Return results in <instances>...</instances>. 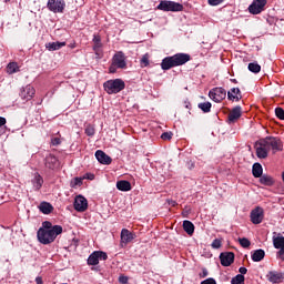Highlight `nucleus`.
Wrapping results in <instances>:
<instances>
[{
  "mask_svg": "<svg viewBox=\"0 0 284 284\" xmlns=\"http://www.w3.org/2000/svg\"><path fill=\"white\" fill-rule=\"evenodd\" d=\"M59 234H63V226L54 225L52 230L39 229L37 236L39 243H42V245H50V243H54Z\"/></svg>",
  "mask_w": 284,
  "mask_h": 284,
  "instance_id": "1",
  "label": "nucleus"
},
{
  "mask_svg": "<svg viewBox=\"0 0 284 284\" xmlns=\"http://www.w3.org/2000/svg\"><path fill=\"white\" fill-rule=\"evenodd\" d=\"M190 61V54L178 53L172 57H166L161 62L162 70H172V68H178L179 65H185Z\"/></svg>",
  "mask_w": 284,
  "mask_h": 284,
  "instance_id": "2",
  "label": "nucleus"
},
{
  "mask_svg": "<svg viewBox=\"0 0 284 284\" xmlns=\"http://www.w3.org/2000/svg\"><path fill=\"white\" fill-rule=\"evenodd\" d=\"M116 68L120 70H125L128 68V62L125 61V53L123 51H118L112 58V63L109 68L110 74L116 73Z\"/></svg>",
  "mask_w": 284,
  "mask_h": 284,
  "instance_id": "3",
  "label": "nucleus"
},
{
  "mask_svg": "<svg viewBox=\"0 0 284 284\" xmlns=\"http://www.w3.org/2000/svg\"><path fill=\"white\" fill-rule=\"evenodd\" d=\"M103 88L106 94H119V92L125 90V82L121 79L109 80L103 83Z\"/></svg>",
  "mask_w": 284,
  "mask_h": 284,
  "instance_id": "4",
  "label": "nucleus"
},
{
  "mask_svg": "<svg viewBox=\"0 0 284 284\" xmlns=\"http://www.w3.org/2000/svg\"><path fill=\"white\" fill-rule=\"evenodd\" d=\"M158 10L163 12H183V4L170 0H162L158 6Z\"/></svg>",
  "mask_w": 284,
  "mask_h": 284,
  "instance_id": "5",
  "label": "nucleus"
},
{
  "mask_svg": "<svg viewBox=\"0 0 284 284\" xmlns=\"http://www.w3.org/2000/svg\"><path fill=\"white\" fill-rule=\"evenodd\" d=\"M273 247L278 250L276 252V258L284 262V236L281 233H273Z\"/></svg>",
  "mask_w": 284,
  "mask_h": 284,
  "instance_id": "6",
  "label": "nucleus"
},
{
  "mask_svg": "<svg viewBox=\"0 0 284 284\" xmlns=\"http://www.w3.org/2000/svg\"><path fill=\"white\" fill-rule=\"evenodd\" d=\"M257 159H267L270 154V146L265 139L255 142L254 145Z\"/></svg>",
  "mask_w": 284,
  "mask_h": 284,
  "instance_id": "7",
  "label": "nucleus"
},
{
  "mask_svg": "<svg viewBox=\"0 0 284 284\" xmlns=\"http://www.w3.org/2000/svg\"><path fill=\"white\" fill-rule=\"evenodd\" d=\"M47 8L50 12H63L65 10V0H49Z\"/></svg>",
  "mask_w": 284,
  "mask_h": 284,
  "instance_id": "8",
  "label": "nucleus"
},
{
  "mask_svg": "<svg viewBox=\"0 0 284 284\" xmlns=\"http://www.w3.org/2000/svg\"><path fill=\"white\" fill-rule=\"evenodd\" d=\"M265 6H267V0H254L248 7V12L251 14H261L265 10Z\"/></svg>",
  "mask_w": 284,
  "mask_h": 284,
  "instance_id": "9",
  "label": "nucleus"
},
{
  "mask_svg": "<svg viewBox=\"0 0 284 284\" xmlns=\"http://www.w3.org/2000/svg\"><path fill=\"white\" fill-rule=\"evenodd\" d=\"M99 261H108V253L103 251L93 252L88 258V265H99Z\"/></svg>",
  "mask_w": 284,
  "mask_h": 284,
  "instance_id": "10",
  "label": "nucleus"
},
{
  "mask_svg": "<svg viewBox=\"0 0 284 284\" xmlns=\"http://www.w3.org/2000/svg\"><path fill=\"white\" fill-rule=\"evenodd\" d=\"M93 52L98 59H103V42H101V37L94 34L92 39Z\"/></svg>",
  "mask_w": 284,
  "mask_h": 284,
  "instance_id": "11",
  "label": "nucleus"
},
{
  "mask_svg": "<svg viewBox=\"0 0 284 284\" xmlns=\"http://www.w3.org/2000/svg\"><path fill=\"white\" fill-rule=\"evenodd\" d=\"M34 94H37V90L34 87H32V84H28L20 90V98L23 101H32Z\"/></svg>",
  "mask_w": 284,
  "mask_h": 284,
  "instance_id": "12",
  "label": "nucleus"
},
{
  "mask_svg": "<svg viewBox=\"0 0 284 284\" xmlns=\"http://www.w3.org/2000/svg\"><path fill=\"white\" fill-rule=\"evenodd\" d=\"M209 97L212 101H215V103H221V101L227 97V93L223 88H215L209 92Z\"/></svg>",
  "mask_w": 284,
  "mask_h": 284,
  "instance_id": "13",
  "label": "nucleus"
},
{
  "mask_svg": "<svg viewBox=\"0 0 284 284\" xmlns=\"http://www.w3.org/2000/svg\"><path fill=\"white\" fill-rule=\"evenodd\" d=\"M266 145H268V150L273 152H281L283 150V142L278 138H265Z\"/></svg>",
  "mask_w": 284,
  "mask_h": 284,
  "instance_id": "14",
  "label": "nucleus"
},
{
  "mask_svg": "<svg viewBox=\"0 0 284 284\" xmlns=\"http://www.w3.org/2000/svg\"><path fill=\"white\" fill-rule=\"evenodd\" d=\"M73 207L77 212H85L88 210V199L83 195L75 196Z\"/></svg>",
  "mask_w": 284,
  "mask_h": 284,
  "instance_id": "15",
  "label": "nucleus"
},
{
  "mask_svg": "<svg viewBox=\"0 0 284 284\" xmlns=\"http://www.w3.org/2000/svg\"><path fill=\"white\" fill-rule=\"evenodd\" d=\"M263 209L261 206L255 207L251 212V223H253V225H260V223H263Z\"/></svg>",
  "mask_w": 284,
  "mask_h": 284,
  "instance_id": "16",
  "label": "nucleus"
},
{
  "mask_svg": "<svg viewBox=\"0 0 284 284\" xmlns=\"http://www.w3.org/2000/svg\"><path fill=\"white\" fill-rule=\"evenodd\" d=\"M220 261L223 267H230V265L234 263V253L232 252L221 253Z\"/></svg>",
  "mask_w": 284,
  "mask_h": 284,
  "instance_id": "17",
  "label": "nucleus"
},
{
  "mask_svg": "<svg viewBox=\"0 0 284 284\" xmlns=\"http://www.w3.org/2000/svg\"><path fill=\"white\" fill-rule=\"evenodd\" d=\"M134 241V233L130 232L128 229L121 231V245H128Z\"/></svg>",
  "mask_w": 284,
  "mask_h": 284,
  "instance_id": "18",
  "label": "nucleus"
},
{
  "mask_svg": "<svg viewBox=\"0 0 284 284\" xmlns=\"http://www.w3.org/2000/svg\"><path fill=\"white\" fill-rule=\"evenodd\" d=\"M242 109L241 106H235L233 108L230 113H229V123H235V121H239V119H241V114H242Z\"/></svg>",
  "mask_w": 284,
  "mask_h": 284,
  "instance_id": "19",
  "label": "nucleus"
},
{
  "mask_svg": "<svg viewBox=\"0 0 284 284\" xmlns=\"http://www.w3.org/2000/svg\"><path fill=\"white\" fill-rule=\"evenodd\" d=\"M95 158L98 159L99 163H102V165H110V163H112V158L101 150L95 152Z\"/></svg>",
  "mask_w": 284,
  "mask_h": 284,
  "instance_id": "20",
  "label": "nucleus"
},
{
  "mask_svg": "<svg viewBox=\"0 0 284 284\" xmlns=\"http://www.w3.org/2000/svg\"><path fill=\"white\" fill-rule=\"evenodd\" d=\"M45 168L49 170H58L59 168V159L57 156L50 154L45 158Z\"/></svg>",
  "mask_w": 284,
  "mask_h": 284,
  "instance_id": "21",
  "label": "nucleus"
},
{
  "mask_svg": "<svg viewBox=\"0 0 284 284\" xmlns=\"http://www.w3.org/2000/svg\"><path fill=\"white\" fill-rule=\"evenodd\" d=\"M227 98L230 101H241L243 97L241 95V89L240 88H233L231 91L227 93Z\"/></svg>",
  "mask_w": 284,
  "mask_h": 284,
  "instance_id": "22",
  "label": "nucleus"
},
{
  "mask_svg": "<svg viewBox=\"0 0 284 284\" xmlns=\"http://www.w3.org/2000/svg\"><path fill=\"white\" fill-rule=\"evenodd\" d=\"M31 183L34 190H41V187H43V178L41 176V174L36 173L34 178L31 180Z\"/></svg>",
  "mask_w": 284,
  "mask_h": 284,
  "instance_id": "23",
  "label": "nucleus"
},
{
  "mask_svg": "<svg viewBox=\"0 0 284 284\" xmlns=\"http://www.w3.org/2000/svg\"><path fill=\"white\" fill-rule=\"evenodd\" d=\"M116 187L120 192H130V190H132V184L129 181L121 180L116 182Z\"/></svg>",
  "mask_w": 284,
  "mask_h": 284,
  "instance_id": "24",
  "label": "nucleus"
},
{
  "mask_svg": "<svg viewBox=\"0 0 284 284\" xmlns=\"http://www.w3.org/2000/svg\"><path fill=\"white\" fill-rule=\"evenodd\" d=\"M45 48L50 52H54L55 50H61V48H65V42H49L45 44Z\"/></svg>",
  "mask_w": 284,
  "mask_h": 284,
  "instance_id": "25",
  "label": "nucleus"
},
{
  "mask_svg": "<svg viewBox=\"0 0 284 284\" xmlns=\"http://www.w3.org/2000/svg\"><path fill=\"white\" fill-rule=\"evenodd\" d=\"M39 210L42 212V214H52L54 206H52V204L49 202H42L39 205Z\"/></svg>",
  "mask_w": 284,
  "mask_h": 284,
  "instance_id": "26",
  "label": "nucleus"
},
{
  "mask_svg": "<svg viewBox=\"0 0 284 284\" xmlns=\"http://www.w3.org/2000/svg\"><path fill=\"white\" fill-rule=\"evenodd\" d=\"M252 174L255 179H261V176H263V166L261 163L253 164Z\"/></svg>",
  "mask_w": 284,
  "mask_h": 284,
  "instance_id": "27",
  "label": "nucleus"
},
{
  "mask_svg": "<svg viewBox=\"0 0 284 284\" xmlns=\"http://www.w3.org/2000/svg\"><path fill=\"white\" fill-rule=\"evenodd\" d=\"M263 258H265V251L261 248L254 251V253L252 254V261H254V263H258L263 261Z\"/></svg>",
  "mask_w": 284,
  "mask_h": 284,
  "instance_id": "28",
  "label": "nucleus"
},
{
  "mask_svg": "<svg viewBox=\"0 0 284 284\" xmlns=\"http://www.w3.org/2000/svg\"><path fill=\"white\" fill-rule=\"evenodd\" d=\"M260 183L262 185L272 186L274 185L275 181L274 178H272L271 175L264 174L260 178Z\"/></svg>",
  "mask_w": 284,
  "mask_h": 284,
  "instance_id": "29",
  "label": "nucleus"
},
{
  "mask_svg": "<svg viewBox=\"0 0 284 284\" xmlns=\"http://www.w3.org/2000/svg\"><path fill=\"white\" fill-rule=\"evenodd\" d=\"M183 230L189 236H192V234H194V224L191 221L185 220L183 222Z\"/></svg>",
  "mask_w": 284,
  "mask_h": 284,
  "instance_id": "30",
  "label": "nucleus"
},
{
  "mask_svg": "<svg viewBox=\"0 0 284 284\" xmlns=\"http://www.w3.org/2000/svg\"><path fill=\"white\" fill-rule=\"evenodd\" d=\"M268 281L271 283H281V281H283V275H281V273L271 272L268 274Z\"/></svg>",
  "mask_w": 284,
  "mask_h": 284,
  "instance_id": "31",
  "label": "nucleus"
},
{
  "mask_svg": "<svg viewBox=\"0 0 284 284\" xmlns=\"http://www.w3.org/2000/svg\"><path fill=\"white\" fill-rule=\"evenodd\" d=\"M8 74H14V72H19V64L17 62H11L7 65Z\"/></svg>",
  "mask_w": 284,
  "mask_h": 284,
  "instance_id": "32",
  "label": "nucleus"
},
{
  "mask_svg": "<svg viewBox=\"0 0 284 284\" xmlns=\"http://www.w3.org/2000/svg\"><path fill=\"white\" fill-rule=\"evenodd\" d=\"M248 70L254 74H258V72H261V67L256 62H251L248 63Z\"/></svg>",
  "mask_w": 284,
  "mask_h": 284,
  "instance_id": "33",
  "label": "nucleus"
},
{
  "mask_svg": "<svg viewBox=\"0 0 284 284\" xmlns=\"http://www.w3.org/2000/svg\"><path fill=\"white\" fill-rule=\"evenodd\" d=\"M231 284H245V276L237 274L232 278Z\"/></svg>",
  "mask_w": 284,
  "mask_h": 284,
  "instance_id": "34",
  "label": "nucleus"
},
{
  "mask_svg": "<svg viewBox=\"0 0 284 284\" xmlns=\"http://www.w3.org/2000/svg\"><path fill=\"white\" fill-rule=\"evenodd\" d=\"M199 108L202 110V112H210V110H212V103L203 102L199 104Z\"/></svg>",
  "mask_w": 284,
  "mask_h": 284,
  "instance_id": "35",
  "label": "nucleus"
},
{
  "mask_svg": "<svg viewBox=\"0 0 284 284\" xmlns=\"http://www.w3.org/2000/svg\"><path fill=\"white\" fill-rule=\"evenodd\" d=\"M84 132H85L87 136H94V133H95L94 125L88 124V125L85 126Z\"/></svg>",
  "mask_w": 284,
  "mask_h": 284,
  "instance_id": "36",
  "label": "nucleus"
},
{
  "mask_svg": "<svg viewBox=\"0 0 284 284\" xmlns=\"http://www.w3.org/2000/svg\"><path fill=\"white\" fill-rule=\"evenodd\" d=\"M140 65L141 68H148V65H150V58L148 57V54L142 57V59L140 60Z\"/></svg>",
  "mask_w": 284,
  "mask_h": 284,
  "instance_id": "37",
  "label": "nucleus"
},
{
  "mask_svg": "<svg viewBox=\"0 0 284 284\" xmlns=\"http://www.w3.org/2000/svg\"><path fill=\"white\" fill-rule=\"evenodd\" d=\"M239 243L242 247H245V248L252 245V242H250V240H247L246 237L239 239Z\"/></svg>",
  "mask_w": 284,
  "mask_h": 284,
  "instance_id": "38",
  "label": "nucleus"
},
{
  "mask_svg": "<svg viewBox=\"0 0 284 284\" xmlns=\"http://www.w3.org/2000/svg\"><path fill=\"white\" fill-rule=\"evenodd\" d=\"M275 115H276L277 119H280L281 121H284V110H283V108H276V109H275Z\"/></svg>",
  "mask_w": 284,
  "mask_h": 284,
  "instance_id": "39",
  "label": "nucleus"
},
{
  "mask_svg": "<svg viewBox=\"0 0 284 284\" xmlns=\"http://www.w3.org/2000/svg\"><path fill=\"white\" fill-rule=\"evenodd\" d=\"M52 222L45 221L42 223V227L40 230H52Z\"/></svg>",
  "mask_w": 284,
  "mask_h": 284,
  "instance_id": "40",
  "label": "nucleus"
},
{
  "mask_svg": "<svg viewBox=\"0 0 284 284\" xmlns=\"http://www.w3.org/2000/svg\"><path fill=\"white\" fill-rule=\"evenodd\" d=\"M161 139L163 141H170L172 139V132H164V133H162Z\"/></svg>",
  "mask_w": 284,
  "mask_h": 284,
  "instance_id": "41",
  "label": "nucleus"
},
{
  "mask_svg": "<svg viewBox=\"0 0 284 284\" xmlns=\"http://www.w3.org/2000/svg\"><path fill=\"white\" fill-rule=\"evenodd\" d=\"M212 247H213L214 250H219V247H221V240L215 239V240L212 242Z\"/></svg>",
  "mask_w": 284,
  "mask_h": 284,
  "instance_id": "42",
  "label": "nucleus"
},
{
  "mask_svg": "<svg viewBox=\"0 0 284 284\" xmlns=\"http://www.w3.org/2000/svg\"><path fill=\"white\" fill-rule=\"evenodd\" d=\"M51 145H61V138H52Z\"/></svg>",
  "mask_w": 284,
  "mask_h": 284,
  "instance_id": "43",
  "label": "nucleus"
},
{
  "mask_svg": "<svg viewBox=\"0 0 284 284\" xmlns=\"http://www.w3.org/2000/svg\"><path fill=\"white\" fill-rule=\"evenodd\" d=\"M201 284H216V280L210 277V278L202 281Z\"/></svg>",
  "mask_w": 284,
  "mask_h": 284,
  "instance_id": "44",
  "label": "nucleus"
},
{
  "mask_svg": "<svg viewBox=\"0 0 284 284\" xmlns=\"http://www.w3.org/2000/svg\"><path fill=\"white\" fill-rule=\"evenodd\" d=\"M223 0H209V6H221Z\"/></svg>",
  "mask_w": 284,
  "mask_h": 284,
  "instance_id": "45",
  "label": "nucleus"
},
{
  "mask_svg": "<svg viewBox=\"0 0 284 284\" xmlns=\"http://www.w3.org/2000/svg\"><path fill=\"white\" fill-rule=\"evenodd\" d=\"M83 184V179L81 178H74L73 180V185H82Z\"/></svg>",
  "mask_w": 284,
  "mask_h": 284,
  "instance_id": "46",
  "label": "nucleus"
},
{
  "mask_svg": "<svg viewBox=\"0 0 284 284\" xmlns=\"http://www.w3.org/2000/svg\"><path fill=\"white\" fill-rule=\"evenodd\" d=\"M128 281H129V278H128V276H125V275H121V276L119 277V282L122 283V284H128Z\"/></svg>",
  "mask_w": 284,
  "mask_h": 284,
  "instance_id": "47",
  "label": "nucleus"
},
{
  "mask_svg": "<svg viewBox=\"0 0 284 284\" xmlns=\"http://www.w3.org/2000/svg\"><path fill=\"white\" fill-rule=\"evenodd\" d=\"M207 276V268H203L202 273H200V278H205Z\"/></svg>",
  "mask_w": 284,
  "mask_h": 284,
  "instance_id": "48",
  "label": "nucleus"
},
{
  "mask_svg": "<svg viewBox=\"0 0 284 284\" xmlns=\"http://www.w3.org/2000/svg\"><path fill=\"white\" fill-rule=\"evenodd\" d=\"M6 123H8V121L6 120V118L0 116V128H3V125H6Z\"/></svg>",
  "mask_w": 284,
  "mask_h": 284,
  "instance_id": "49",
  "label": "nucleus"
},
{
  "mask_svg": "<svg viewBox=\"0 0 284 284\" xmlns=\"http://www.w3.org/2000/svg\"><path fill=\"white\" fill-rule=\"evenodd\" d=\"M239 272L241 275L247 274V268L242 266V267H240Z\"/></svg>",
  "mask_w": 284,
  "mask_h": 284,
  "instance_id": "50",
  "label": "nucleus"
},
{
  "mask_svg": "<svg viewBox=\"0 0 284 284\" xmlns=\"http://www.w3.org/2000/svg\"><path fill=\"white\" fill-rule=\"evenodd\" d=\"M36 283L37 284H43V278H41V277H36Z\"/></svg>",
  "mask_w": 284,
  "mask_h": 284,
  "instance_id": "51",
  "label": "nucleus"
},
{
  "mask_svg": "<svg viewBox=\"0 0 284 284\" xmlns=\"http://www.w3.org/2000/svg\"><path fill=\"white\" fill-rule=\"evenodd\" d=\"M169 205H172V207L176 206V201L169 202Z\"/></svg>",
  "mask_w": 284,
  "mask_h": 284,
  "instance_id": "52",
  "label": "nucleus"
},
{
  "mask_svg": "<svg viewBox=\"0 0 284 284\" xmlns=\"http://www.w3.org/2000/svg\"><path fill=\"white\" fill-rule=\"evenodd\" d=\"M88 179H90V181H92L94 179V175L91 174L90 176H88Z\"/></svg>",
  "mask_w": 284,
  "mask_h": 284,
  "instance_id": "53",
  "label": "nucleus"
},
{
  "mask_svg": "<svg viewBox=\"0 0 284 284\" xmlns=\"http://www.w3.org/2000/svg\"><path fill=\"white\" fill-rule=\"evenodd\" d=\"M4 3H10V0H4Z\"/></svg>",
  "mask_w": 284,
  "mask_h": 284,
  "instance_id": "54",
  "label": "nucleus"
}]
</instances>
